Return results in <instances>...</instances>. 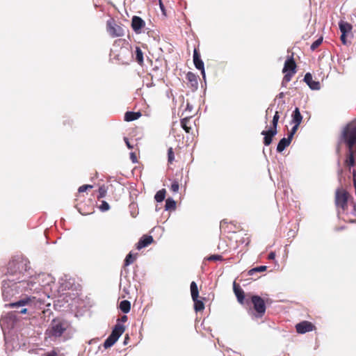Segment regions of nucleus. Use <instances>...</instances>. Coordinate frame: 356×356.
<instances>
[{"mask_svg":"<svg viewBox=\"0 0 356 356\" xmlns=\"http://www.w3.org/2000/svg\"><path fill=\"white\" fill-rule=\"evenodd\" d=\"M26 259L19 257L8 263L6 278L2 281V297L4 301L10 300L19 293L29 292V290H36L33 288L36 282H26L29 275L30 267Z\"/></svg>","mask_w":356,"mask_h":356,"instance_id":"nucleus-1","label":"nucleus"},{"mask_svg":"<svg viewBox=\"0 0 356 356\" xmlns=\"http://www.w3.org/2000/svg\"><path fill=\"white\" fill-rule=\"evenodd\" d=\"M342 138L348 148L344 163L350 172L351 168L354 167L356 163V124H348L343 131Z\"/></svg>","mask_w":356,"mask_h":356,"instance_id":"nucleus-2","label":"nucleus"},{"mask_svg":"<svg viewBox=\"0 0 356 356\" xmlns=\"http://www.w3.org/2000/svg\"><path fill=\"white\" fill-rule=\"evenodd\" d=\"M35 282L36 284L33 288L37 287L36 290H29V291H33L39 293L40 290L43 289L44 293L47 297H49V290H51V285L54 284L55 279L49 274L41 273L35 277H30L29 280L26 279V282Z\"/></svg>","mask_w":356,"mask_h":356,"instance_id":"nucleus-3","label":"nucleus"},{"mask_svg":"<svg viewBox=\"0 0 356 356\" xmlns=\"http://www.w3.org/2000/svg\"><path fill=\"white\" fill-rule=\"evenodd\" d=\"M67 327L68 325L67 322L60 320H54L51 322L49 327L47 330L46 334L48 335V337L50 338L59 337L66 330Z\"/></svg>","mask_w":356,"mask_h":356,"instance_id":"nucleus-4","label":"nucleus"},{"mask_svg":"<svg viewBox=\"0 0 356 356\" xmlns=\"http://www.w3.org/2000/svg\"><path fill=\"white\" fill-rule=\"evenodd\" d=\"M125 330V327L123 325L118 323L113 327L111 334L105 340L104 343V347L108 348L113 346L115 342L118 340L120 337L123 334Z\"/></svg>","mask_w":356,"mask_h":356,"instance_id":"nucleus-5","label":"nucleus"},{"mask_svg":"<svg viewBox=\"0 0 356 356\" xmlns=\"http://www.w3.org/2000/svg\"><path fill=\"white\" fill-rule=\"evenodd\" d=\"M125 330V327L123 325L118 323L113 327L111 334L105 340L104 343V347L108 348L113 346L115 342L118 340L120 337L123 334Z\"/></svg>","mask_w":356,"mask_h":356,"instance_id":"nucleus-6","label":"nucleus"},{"mask_svg":"<svg viewBox=\"0 0 356 356\" xmlns=\"http://www.w3.org/2000/svg\"><path fill=\"white\" fill-rule=\"evenodd\" d=\"M16 321V315L15 312H10L6 316L0 319V326L3 332L6 330L11 329L14 327Z\"/></svg>","mask_w":356,"mask_h":356,"instance_id":"nucleus-7","label":"nucleus"},{"mask_svg":"<svg viewBox=\"0 0 356 356\" xmlns=\"http://www.w3.org/2000/svg\"><path fill=\"white\" fill-rule=\"evenodd\" d=\"M250 302L252 303L258 317H261L266 312L264 300L259 296H252Z\"/></svg>","mask_w":356,"mask_h":356,"instance_id":"nucleus-8","label":"nucleus"},{"mask_svg":"<svg viewBox=\"0 0 356 356\" xmlns=\"http://www.w3.org/2000/svg\"><path fill=\"white\" fill-rule=\"evenodd\" d=\"M349 194L344 190L338 189L336 191L335 202L337 207H340L343 210L347 207V202Z\"/></svg>","mask_w":356,"mask_h":356,"instance_id":"nucleus-9","label":"nucleus"},{"mask_svg":"<svg viewBox=\"0 0 356 356\" xmlns=\"http://www.w3.org/2000/svg\"><path fill=\"white\" fill-rule=\"evenodd\" d=\"M107 31L112 37H121L124 35V29L116 24L113 20L107 22Z\"/></svg>","mask_w":356,"mask_h":356,"instance_id":"nucleus-10","label":"nucleus"},{"mask_svg":"<svg viewBox=\"0 0 356 356\" xmlns=\"http://www.w3.org/2000/svg\"><path fill=\"white\" fill-rule=\"evenodd\" d=\"M36 301V298L35 297H26V298H24L17 302H12V303H10L9 305H6V306H9L10 307H13V308H18L19 307H23V306H25V305H31L32 304H35ZM37 301H38L40 302V304H41V300H40V298L38 300H37Z\"/></svg>","mask_w":356,"mask_h":356,"instance_id":"nucleus-11","label":"nucleus"},{"mask_svg":"<svg viewBox=\"0 0 356 356\" xmlns=\"http://www.w3.org/2000/svg\"><path fill=\"white\" fill-rule=\"evenodd\" d=\"M193 63L195 67L197 70L201 71V74L204 79H205V70H204V65L202 60L200 58V55L199 54L197 50L196 49H194L193 51Z\"/></svg>","mask_w":356,"mask_h":356,"instance_id":"nucleus-12","label":"nucleus"},{"mask_svg":"<svg viewBox=\"0 0 356 356\" xmlns=\"http://www.w3.org/2000/svg\"><path fill=\"white\" fill-rule=\"evenodd\" d=\"M145 22L140 17L134 16L131 20V27L135 33H140L141 29L145 27Z\"/></svg>","mask_w":356,"mask_h":356,"instance_id":"nucleus-13","label":"nucleus"},{"mask_svg":"<svg viewBox=\"0 0 356 356\" xmlns=\"http://www.w3.org/2000/svg\"><path fill=\"white\" fill-rule=\"evenodd\" d=\"M296 64L293 58V56H291L286 60L282 72H283V73H286V72L296 73Z\"/></svg>","mask_w":356,"mask_h":356,"instance_id":"nucleus-14","label":"nucleus"},{"mask_svg":"<svg viewBox=\"0 0 356 356\" xmlns=\"http://www.w3.org/2000/svg\"><path fill=\"white\" fill-rule=\"evenodd\" d=\"M313 325L308 321H302L296 325V331L298 333L304 334L313 330Z\"/></svg>","mask_w":356,"mask_h":356,"instance_id":"nucleus-15","label":"nucleus"},{"mask_svg":"<svg viewBox=\"0 0 356 356\" xmlns=\"http://www.w3.org/2000/svg\"><path fill=\"white\" fill-rule=\"evenodd\" d=\"M277 134V130L273 128H270L268 131H262L261 135L264 136V144L266 146L269 145L272 143L273 137Z\"/></svg>","mask_w":356,"mask_h":356,"instance_id":"nucleus-16","label":"nucleus"},{"mask_svg":"<svg viewBox=\"0 0 356 356\" xmlns=\"http://www.w3.org/2000/svg\"><path fill=\"white\" fill-rule=\"evenodd\" d=\"M304 81L312 90L320 89V83L318 81H314L310 73H307L305 75Z\"/></svg>","mask_w":356,"mask_h":356,"instance_id":"nucleus-17","label":"nucleus"},{"mask_svg":"<svg viewBox=\"0 0 356 356\" xmlns=\"http://www.w3.org/2000/svg\"><path fill=\"white\" fill-rule=\"evenodd\" d=\"M234 293L237 298V300L238 301L241 303V304H244L245 303V295H244V291H243L242 289L240 288L239 286L236 285V282H234ZM245 302L247 304L249 303L248 302V300H245Z\"/></svg>","mask_w":356,"mask_h":356,"instance_id":"nucleus-18","label":"nucleus"},{"mask_svg":"<svg viewBox=\"0 0 356 356\" xmlns=\"http://www.w3.org/2000/svg\"><path fill=\"white\" fill-rule=\"evenodd\" d=\"M153 242V238L152 236L144 235L140 238L139 241L136 245V248L138 250H141L143 248L147 247L150 245Z\"/></svg>","mask_w":356,"mask_h":356,"instance_id":"nucleus-19","label":"nucleus"},{"mask_svg":"<svg viewBox=\"0 0 356 356\" xmlns=\"http://www.w3.org/2000/svg\"><path fill=\"white\" fill-rule=\"evenodd\" d=\"M291 140L292 139L289 136L282 138L277 145V151L278 152L284 151V149L290 145Z\"/></svg>","mask_w":356,"mask_h":356,"instance_id":"nucleus-20","label":"nucleus"},{"mask_svg":"<svg viewBox=\"0 0 356 356\" xmlns=\"http://www.w3.org/2000/svg\"><path fill=\"white\" fill-rule=\"evenodd\" d=\"M302 120V116L300 112V110L298 108H296L292 114L291 123L300 124Z\"/></svg>","mask_w":356,"mask_h":356,"instance_id":"nucleus-21","label":"nucleus"},{"mask_svg":"<svg viewBox=\"0 0 356 356\" xmlns=\"http://www.w3.org/2000/svg\"><path fill=\"white\" fill-rule=\"evenodd\" d=\"M141 116L140 112L127 111L124 115V120L127 122L134 121Z\"/></svg>","mask_w":356,"mask_h":356,"instance_id":"nucleus-22","label":"nucleus"},{"mask_svg":"<svg viewBox=\"0 0 356 356\" xmlns=\"http://www.w3.org/2000/svg\"><path fill=\"white\" fill-rule=\"evenodd\" d=\"M191 293L193 300H195V298H198L199 297V291L197 285L195 282H192L191 283Z\"/></svg>","mask_w":356,"mask_h":356,"instance_id":"nucleus-23","label":"nucleus"},{"mask_svg":"<svg viewBox=\"0 0 356 356\" xmlns=\"http://www.w3.org/2000/svg\"><path fill=\"white\" fill-rule=\"evenodd\" d=\"M120 309L125 314L129 313L131 309V303L128 300H122L120 303Z\"/></svg>","mask_w":356,"mask_h":356,"instance_id":"nucleus-24","label":"nucleus"},{"mask_svg":"<svg viewBox=\"0 0 356 356\" xmlns=\"http://www.w3.org/2000/svg\"><path fill=\"white\" fill-rule=\"evenodd\" d=\"M341 33L350 32L352 30V26L348 22H341L339 24Z\"/></svg>","mask_w":356,"mask_h":356,"instance_id":"nucleus-25","label":"nucleus"},{"mask_svg":"<svg viewBox=\"0 0 356 356\" xmlns=\"http://www.w3.org/2000/svg\"><path fill=\"white\" fill-rule=\"evenodd\" d=\"M137 253L133 254L132 252H129L125 258L124 265L127 266L134 263L137 258Z\"/></svg>","mask_w":356,"mask_h":356,"instance_id":"nucleus-26","label":"nucleus"},{"mask_svg":"<svg viewBox=\"0 0 356 356\" xmlns=\"http://www.w3.org/2000/svg\"><path fill=\"white\" fill-rule=\"evenodd\" d=\"M136 60L138 64L142 65L143 63V53L140 47H136L135 51Z\"/></svg>","mask_w":356,"mask_h":356,"instance_id":"nucleus-27","label":"nucleus"},{"mask_svg":"<svg viewBox=\"0 0 356 356\" xmlns=\"http://www.w3.org/2000/svg\"><path fill=\"white\" fill-rule=\"evenodd\" d=\"M165 189H161L160 191H159L155 196H154V199L157 202H161L164 200L165 199Z\"/></svg>","mask_w":356,"mask_h":356,"instance_id":"nucleus-28","label":"nucleus"},{"mask_svg":"<svg viewBox=\"0 0 356 356\" xmlns=\"http://www.w3.org/2000/svg\"><path fill=\"white\" fill-rule=\"evenodd\" d=\"M176 207V202L172 198H168L165 201V209L166 211L175 209Z\"/></svg>","mask_w":356,"mask_h":356,"instance_id":"nucleus-29","label":"nucleus"},{"mask_svg":"<svg viewBox=\"0 0 356 356\" xmlns=\"http://www.w3.org/2000/svg\"><path fill=\"white\" fill-rule=\"evenodd\" d=\"M194 302V309L196 312H200L204 309V305L202 301L199 300L198 298H195Z\"/></svg>","mask_w":356,"mask_h":356,"instance_id":"nucleus-30","label":"nucleus"},{"mask_svg":"<svg viewBox=\"0 0 356 356\" xmlns=\"http://www.w3.org/2000/svg\"><path fill=\"white\" fill-rule=\"evenodd\" d=\"M190 118H185L181 120V126L185 130L186 133H189L191 130V127L188 126V123L189 122Z\"/></svg>","mask_w":356,"mask_h":356,"instance_id":"nucleus-31","label":"nucleus"},{"mask_svg":"<svg viewBox=\"0 0 356 356\" xmlns=\"http://www.w3.org/2000/svg\"><path fill=\"white\" fill-rule=\"evenodd\" d=\"M266 266H258V267H256V268H254L251 270H249L248 272V274L250 275H253V274L256 272H263V271H265L266 270Z\"/></svg>","mask_w":356,"mask_h":356,"instance_id":"nucleus-32","label":"nucleus"},{"mask_svg":"<svg viewBox=\"0 0 356 356\" xmlns=\"http://www.w3.org/2000/svg\"><path fill=\"white\" fill-rule=\"evenodd\" d=\"M323 42V38L321 37L315 40L311 45L310 49L312 51H314L317 47H318Z\"/></svg>","mask_w":356,"mask_h":356,"instance_id":"nucleus-33","label":"nucleus"},{"mask_svg":"<svg viewBox=\"0 0 356 356\" xmlns=\"http://www.w3.org/2000/svg\"><path fill=\"white\" fill-rule=\"evenodd\" d=\"M285 75L283 78V80H282V85L284 86L285 83L289 82L293 76V74H295L296 73H291V72H286L284 73Z\"/></svg>","mask_w":356,"mask_h":356,"instance_id":"nucleus-34","label":"nucleus"},{"mask_svg":"<svg viewBox=\"0 0 356 356\" xmlns=\"http://www.w3.org/2000/svg\"><path fill=\"white\" fill-rule=\"evenodd\" d=\"M279 118H280V115H279V113L278 111H276L274 116H273V129H275L277 130V123H278V120H279Z\"/></svg>","mask_w":356,"mask_h":356,"instance_id":"nucleus-35","label":"nucleus"},{"mask_svg":"<svg viewBox=\"0 0 356 356\" xmlns=\"http://www.w3.org/2000/svg\"><path fill=\"white\" fill-rule=\"evenodd\" d=\"M208 261H222V257L219 254H213L207 258Z\"/></svg>","mask_w":356,"mask_h":356,"instance_id":"nucleus-36","label":"nucleus"},{"mask_svg":"<svg viewBox=\"0 0 356 356\" xmlns=\"http://www.w3.org/2000/svg\"><path fill=\"white\" fill-rule=\"evenodd\" d=\"M168 162L172 163L175 159L174 152L172 151V148L170 147L168 150Z\"/></svg>","mask_w":356,"mask_h":356,"instance_id":"nucleus-37","label":"nucleus"},{"mask_svg":"<svg viewBox=\"0 0 356 356\" xmlns=\"http://www.w3.org/2000/svg\"><path fill=\"white\" fill-rule=\"evenodd\" d=\"M294 126L292 127L289 134V137H290L291 139H293V137L294 136V134H296V132L297 131L298 129V127L300 124H293Z\"/></svg>","mask_w":356,"mask_h":356,"instance_id":"nucleus-38","label":"nucleus"},{"mask_svg":"<svg viewBox=\"0 0 356 356\" xmlns=\"http://www.w3.org/2000/svg\"><path fill=\"white\" fill-rule=\"evenodd\" d=\"M187 79L188 80L190 81V82H195V84H197V79H196V76L192 73V72H188L187 74Z\"/></svg>","mask_w":356,"mask_h":356,"instance_id":"nucleus-39","label":"nucleus"},{"mask_svg":"<svg viewBox=\"0 0 356 356\" xmlns=\"http://www.w3.org/2000/svg\"><path fill=\"white\" fill-rule=\"evenodd\" d=\"M109 208V204L105 201H102L101 205L99 206V209L102 211H108Z\"/></svg>","mask_w":356,"mask_h":356,"instance_id":"nucleus-40","label":"nucleus"},{"mask_svg":"<svg viewBox=\"0 0 356 356\" xmlns=\"http://www.w3.org/2000/svg\"><path fill=\"white\" fill-rule=\"evenodd\" d=\"M179 183L177 181H175L172 183L170 189L172 191L177 193L179 191Z\"/></svg>","mask_w":356,"mask_h":356,"instance_id":"nucleus-41","label":"nucleus"},{"mask_svg":"<svg viewBox=\"0 0 356 356\" xmlns=\"http://www.w3.org/2000/svg\"><path fill=\"white\" fill-rule=\"evenodd\" d=\"M92 188V185L86 184V185H83V186H80L79 188L78 191L79 193H83V192H85L87 189Z\"/></svg>","mask_w":356,"mask_h":356,"instance_id":"nucleus-42","label":"nucleus"},{"mask_svg":"<svg viewBox=\"0 0 356 356\" xmlns=\"http://www.w3.org/2000/svg\"><path fill=\"white\" fill-rule=\"evenodd\" d=\"M99 197H104L106 191L105 190V188L104 187H100L99 189Z\"/></svg>","mask_w":356,"mask_h":356,"instance_id":"nucleus-43","label":"nucleus"},{"mask_svg":"<svg viewBox=\"0 0 356 356\" xmlns=\"http://www.w3.org/2000/svg\"><path fill=\"white\" fill-rule=\"evenodd\" d=\"M130 159L133 163L137 162V158H136V154L134 152L130 153Z\"/></svg>","mask_w":356,"mask_h":356,"instance_id":"nucleus-44","label":"nucleus"},{"mask_svg":"<svg viewBox=\"0 0 356 356\" xmlns=\"http://www.w3.org/2000/svg\"><path fill=\"white\" fill-rule=\"evenodd\" d=\"M352 173H353V185H354L355 188H356V170L353 169L352 171Z\"/></svg>","mask_w":356,"mask_h":356,"instance_id":"nucleus-45","label":"nucleus"},{"mask_svg":"<svg viewBox=\"0 0 356 356\" xmlns=\"http://www.w3.org/2000/svg\"><path fill=\"white\" fill-rule=\"evenodd\" d=\"M124 142H125V143H126V145H127V147H128L129 149H133V148H134V145H131V143H129V140H128V138H124Z\"/></svg>","mask_w":356,"mask_h":356,"instance_id":"nucleus-46","label":"nucleus"},{"mask_svg":"<svg viewBox=\"0 0 356 356\" xmlns=\"http://www.w3.org/2000/svg\"><path fill=\"white\" fill-rule=\"evenodd\" d=\"M268 259L273 260L275 258V253L274 252H271L268 257Z\"/></svg>","mask_w":356,"mask_h":356,"instance_id":"nucleus-47","label":"nucleus"},{"mask_svg":"<svg viewBox=\"0 0 356 356\" xmlns=\"http://www.w3.org/2000/svg\"><path fill=\"white\" fill-rule=\"evenodd\" d=\"M45 356H58V355L54 350H52V351L47 353L45 355Z\"/></svg>","mask_w":356,"mask_h":356,"instance_id":"nucleus-48","label":"nucleus"},{"mask_svg":"<svg viewBox=\"0 0 356 356\" xmlns=\"http://www.w3.org/2000/svg\"><path fill=\"white\" fill-rule=\"evenodd\" d=\"M341 40L343 44H346V33H341Z\"/></svg>","mask_w":356,"mask_h":356,"instance_id":"nucleus-49","label":"nucleus"},{"mask_svg":"<svg viewBox=\"0 0 356 356\" xmlns=\"http://www.w3.org/2000/svg\"><path fill=\"white\" fill-rule=\"evenodd\" d=\"M26 311H27L26 308H22L19 311H18L17 312L19 314H25L26 312Z\"/></svg>","mask_w":356,"mask_h":356,"instance_id":"nucleus-50","label":"nucleus"},{"mask_svg":"<svg viewBox=\"0 0 356 356\" xmlns=\"http://www.w3.org/2000/svg\"><path fill=\"white\" fill-rule=\"evenodd\" d=\"M121 321L122 322H126L127 321V316H122V318H121Z\"/></svg>","mask_w":356,"mask_h":356,"instance_id":"nucleus-51","label":"nucleus"},{"mask_svg":"<svg viewBox=\"0 0 356 356\" xmlns=\"http://www.w3.org/2000/svg\"><path fill=\"white\" fill-rule=\"evenodd\" d=\"M159 5H160V8H161V10L163 11L164 8H163V5L161 2V0H159Z\"/></svg>","mask_w":356,"mask_h":356,"instance_id":"nucleus-52","label":"nucleus"},{"mask_svg":"<svg viewBox=\"0 0 356 356\" xmlns=\"http://www.w3.org/2000/svg\"><path fill=\"white\" fill-rule=\"evenodd\" d=\"M284 97V93L283 92H280L279 95H278V97L279 98H282Z\"/></svg>","mask_w":356,"mask_h":356,"instance_id":"nucleus-53","label":"nucleus"}]
</instances>
